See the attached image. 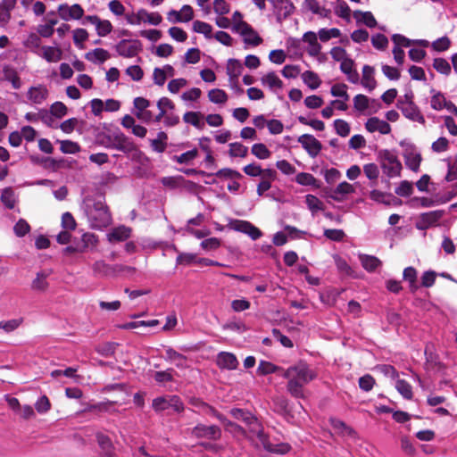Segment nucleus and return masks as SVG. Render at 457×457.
Listing matches in <instances>:
<instances>
[{
  "label": "nucleus",
  "mask_w": 457,
  "mask_h": 457,
  "mask_svg": "<svg viewBox=\"0 0 457 457\" xmlns=\"http://www.w3.org/2000/svg\"><path fill=\"white\" fill-rule=\"evenodd\" d=\"M96 438L98 445V457H114V445L111 437L98 432L96 435Z\"/></svg>",
  "instance_id": "obj_11"
},
{
  "label": "nucleus",
  "mask_w": 457,
  "mask_h": 457,
  "mask_svg": "<svg viewBox=\"0 0 457 457\" xmlns=\"http://www.w3.org/2000/svg\"><path fill=\"white\" fill-rule=\"evenodd\" d=\"M168 33L170 37L177 42L183 43L187 39V32L179 27L170 28Z\"/></svg>",
  "instance_id": "obj_56"
},
{
  "label": "nucleus",
  "mask_w": 457,
  "mask_h": 457,
  "mask_svg": "<svg viewBox=\"0 0 457 457\" xmlns=\"http://www.w3.org/2000/svg\"><path fill=\"white\" fill-rule=\"evenodd\" d=\"M116 50L120 55L131 57L137 54V46L136 43L130 41H122L116 46Z\"/></svg>",
  "instance_id": "obj_34"
},
{
  "label": "nucleus",
  "mask_w": 457,
  "mask_h": 457,
  "mask_svg": "<svg viewBox=\"0 0 457 457\" xmlns=\"http://www.w3.org/2000/svg\"><path fill=\"white\" fill-rule=\"evenodd\" d=\"M153 408L156 411L172 410L174 411H182L184 407L180 399L176 395L158 397L153 401Z\"/></svg>",
  "instance_id": "obj_7"
},
{
  "label": "nucleus",
  "mask_w": 457,
  "mask_h": 457,
  "mask_svg": "<svg viewBox=\"0 0 457 457\" xmlns=\"http://www.w3.org/2000/svg\"><path fill=\"white\" fill-rule=\"evenodd\" d=\"M449 145V140L445 137H441L432 143L431 149L434 153L440 154L448 151Z\"/></svg>",
  "instance_id": "obj_53"
},
{
  "label": "nucleus",
  "mask_w": 457,
  "mask_h": 457,
  "mask_svg": "<svg viewBox=\"0 0 457 457\" xmlns=\"http://www.w3.org/2000/svg\"><path fill=\"white\" fill-rule=\"evenodd\" d=\"M365 129L370 132H379L382 135H387L391 132V126L386 120L378 117H371L365 122Z\"/></svg>",
  "instance_id": "obj_18"
},
{
  "label": "nucleus",
  "mask_w": 457,
  "mask_h": 457,
  "mask_svg": "<svg viewBox=\"0 0 457 457\" xmlns=\"http://www.w3.org/2000/svg\"><path fill=\"white\" fill-rule=\"evenodd\" d=\"M194 19V10L188 5L185 4L179 11L170 10L167 12V20L171 23H186Z\"/></svg>",
  "instance_id": "obj_10"
},
{
  "label": "nucleus",
  "mask_w": 457,
  "mask_h": 457,
  "mask_svg": "<svg viewBox=\"0 0 457 457\" xmlns=\"http://www.w3.org/2000/svg\"><path fill=\"white\" fill-rule=\"evenodd\" d=\"M433 67L444 75H449L451 72V66L449 62L444 58H436L434 60Z\"/></svg>",
  "instance_id": "obj_59"
},
{
  "label": "nucleus",
  "mask_w": 457,
  "mask_h": 457,
  "mask_svg": "<svg viewBox=\"0 0 457 457\" xmlns=\"http://www.w3.org/2000/svg\"><path fill=\"white\" fill-rule=\"evenodd\" d=\"M413 192L412 184L407 180L402 181L395 188V194L400 196H409Z\"/></svg>",
  "instance_id": "obj_63"
},
{
  "label": "nucleus",
  "mask_w": 457,
  "mask_h": 457,
  "mask_svg": "<svg viewBox=\"0 0 457 457\" xmlns=\"http://www.w3.org/2000/svg\"><path fill=\"white\" fill-rule=\"evenodd\" d=\"M183 120L186 123L191 124L197 129H203L204 127L203 115L198 112H186L183 116Z\"/></svg>",
  "instance_id": "obj_37"
},
{
  "label": "nucleus",
  "mask_w": 457,
  "mask_h": 457,
  "mask_svg": "<svg viewBox=\"0 0 457 457\" xmlns=\"http://www.w3.org/2000/svg\"><path fill=\"white\" fill-rule=\"evenodd\" d=\"M167 134L163 131H160L155 138L150 139V145L154 152L163 153L167 147Z\"/></svg>",
  "instance_id": "obj_31"
},
{
  "label": "nucleus",
  "mask_w": 457,
  "mask_h": 457,
  "mask_svg": "<svg viewBox=\"0 0 457 457\" xmlns=\"http://www.w3.org/2000/svg\"><path fill=\"white\" fill-rule=\"evenodd\" d=\"M252 154L260 160H266L270 157L271 152L262 143L253 145L251 148Z\"/></svg>",
  "instance_id": "obj_45"
},
{
  "label": "nucleus",
  "mask_w": 457,
  "mask_h": 457,
  "mask_svg": "<svg viewBox=\"0 0 457 457\" xmlns=\"http://www.w3.org/2000/svg\"><path fill=\"white\" fill-rule=\"evenodd\" d=\"M197 156H198L197 149H193V150L187 151L186 153H183L180 155L174 156L173 160L180 164L189 163L194 159H195Z\"/></svg>",
  "instance_id": "obj_55"
},
{
  "label": "nucleus",
  "mask_w": 457,
  "mask_h": 457,
  "mask_svg": "<svg viewBox=\"0 0 457 457\" xmlns=\"http://www.w3.org/2000/svg\"><path fill=\"white\" fill-rule=\"evenodd\" d=\"M50 112L53 116L61 119L66 115L67 107L62 102H55L51 105Z\"/></svg>",
  "instance_id": "obj_64"
},
{
  "label": "nucleus",
  "mask_w": 457,
  "mask_h": 457,
  "mask_svg": "<svg viewBox=\"0 0 457 457\" xmlns=\"http://www.w3.org/2000/svg\"><path fill=\"white\" fill-rule=\"evenodd\" d=\"M230 413L235 419L242 420L249 426V437L251 440H254L255 436H262V427L251 413L245 412L240 409L231 410Z\"/></svg>",
  "instance_id": "obj_6"
},
{
  "label": "nucleus",
  "mask_w": 457,
  "mask_h": 457,
  "mask_svg": "<svg viewBox=\"0 0 457 457\" xmlns=\"http://www.w3.org/2000/svg\"><path fill=\"white\" fill-rule=\"evenodd\" d=\"M319 38L322 42H327L330 40L331 38H337L339 37L341 35V31L337 28L332 29H320L318 31Z\"/></svg>",
  "instance_id": "obj_50"
},
{
  "label": "nucleus",
  "mask_w": 457,
  "mask_h": 457,
  "mask_svg": "<svg viewBox=\"0 0 457 457\" xmlns=\"http://www.w3.org/2000/svg\"><path fill=\"white\" fill-rule=\"evenodd\" d=\"M306 152L312 156H317L321 150V143L312 135L303 134L297 140Z\"/></svg>",
  "instance_id": "obj_14"
},
{
  "label": "nucleus",
  "mask_w": 457,
  "mask_h": 457,
  "mask_svg": "<svg viewBox=\"0 0 457 457\" xmlns=\"http://www.w3.org/2000/svg\"><path fill=\"white\" fill-rule=\"evenodd\" d=\"M228 154L230 157L245 158L248 154V148L239 142L230 143L228 145Z\"/></svg>",
  "instance_id": "obj_43"
},
{
  "label": "nucleus",
  "mask_w": 457,
  "mask_h": 457,
  "mask_svg": "<svg viewBox=\"0 0 457 457\" xmlns=\"http://www.w3.org/2000/svg\"><path fill=\"white\" fill-rule=\"evenodd\" d=\"M58 12L62 20L68 21L70 19L79 20L84 15V10L79 4H74L69 6L66 4H60L58 7Z\"/></svg>",
  "instance_id": "obj_15"
},
{
  "label": "nucleus",
  "mask_w": 457,
  "mask_h": 457,
  "mask_svg": "<svg viewBox=\"0 0 457 457\" xmlns=\"http://www.w3.org/2000/svg\"><path fill=\"white\" fill-rule=\"evenodd\" d=\"M138 17L140 20V23H149L151 25H159L162 21V17L158 12H149L145 9H139L138 10Z\"/></svg>",
  "instance_id": "obj_28"
},
{
  "label": "nucleus",
  "mask_w": 457,
  "mask_h": 457,
  "mask_svg": "<svg viewBox=\"0 0 457 457\" xmlns=\"http://www.w3.org/2000/svg\"><path fill=\"white\" fill-rule=\"evenodd\" d=\"M238 33L242 37L244 43L248 46H258L262 43V38L259 36L256 30L251 25H243L242 29L238 30Z\"/></svg>",
  "instance_id": "obj_17"
},
{
  "label": "nucleus",
  "mask_w": 457,
  "mask_h": 457,
  "mask_svg": "<svg viewBox=\"0 0 457 457\" xmlns=\"http://www.w3.org/2000/svg\"><path fill=\"white\" fill-rule=\"evenodd\" d=\"M442 216L443 212L441 211H433L422 213L416 222V228L420 230L428 229V228L435 226Z\"/></svg>",
  "instance_id": "obj_16"
},
{
  "label": "nucleus",
  "mask_w": 457,
  "mask_h": 457,
  "mask_svg": "<svg viewBox=\"0 0 457 457\" xmlns=\"http://www.w3.org/2000/svg\"><path fill=\"white\" fill-rule=\"evenodd\" d=\"M200 59L201 52L198 48H190L184 55L185 62L188 64H195L200 61Z\"/></svg>",
  "instance_id": "obj_60"
},
{
  "label": "nucleus",
  "mask_w": 457,
  "mask_h": 457,
  "mask_svg": "<svg viewBox=\"0 0 457 457\" xmlns=\"http://www.w3.org/2000/svg\"><path fill=\"white\" fill-rule=\"evenodd\" d=\"M217 365L221 369L236 370L238 361L233 353L221 352L217 356Z\"/></svg>",
  "instance_id": "obj_21"
},
{
  "label": "nucleus",
  "mask_w": 457,
  "mask_h": 457,
  "mask_svg": "<svg viewBox=\"0 0 457 457\" xmlns=\"http://www.w3.org/2000/svg\"><path fill=\"white\" fill-rule=\"evenodd\" d=\"M378 161L384 173L390 178L399 177L402 170V163L397 155L392 151L384 149L378 153Z\"/></svg>",
  "instance_id": "obj_2"
},
{
  "label": "nucleus",
  "mask_w": 457,
  "mask_h": 457,
  "mask_svg": "<svg viewBox=\"0 0 457 457\" xmlns=\"http://www.w3.org/2000/svg\"><path fill=\"white\" fill-rule=\"evenodd\" d=\"M283 377L287 379L288 393L295 398H304V386L315 379L317 374L306 363L298 362L286 370Z\"/></svg>",
  "instance_id": "obj_1"
},
{
  "label": "nucleus",
  "mask_w": 457,
  "mask_h": 457,
  "mask_svg": "<svg viewBox=\"0 0 457 457\" xmlns=\"http://www.w3.org/2000/svg\"><path fill=\"white\" fill-rule=\"evenodd\" d=\"M2 203L8 209H13L15 206V198L14 193L12 187H5L0 197Z\"/></svg>",
  "instance_id": "obj_46"
},
{
  "label": "nucleus",
  "mask_w": 457,
  "mask_h": 457,
  "mask_svg": "<svg viewBox=\"0 0 457 457\" xmlns=\"http://www.w3.org/2000/svg\"><path fill=\"white\" fill-rule=\"evenodd\" d=\"M62 50L54 46L43 47V57L49 62H56L62 59Z\"/></svg>",
  "instance_id": "obj_39"
},
{
  "label": "nucleus",
  "mask_w": 457,
  "mask_h": 457,
  "mask_svg": "<svg viewBox=\"0 0 457 457\" xmlns=\"http://www.w3.org/2000/svg\"><path fill=\"white\" fill-rule=\"evenodd\" d=\"M295 181L303 186H313L319 187L317 179L310 173L300 172L295 177Z\"/></svg>",
  "instance_id": "obj_51"
},
{
  "label": "nucleus",
  "mask_w": 457,
  "mask_h": 457,
  "mask_svg": "<svg viewBox=\"0 0 457 457\" xmlns=\"http://www.w3.org/2000/svg\"><path fill=\"white\" fill-rule=\"evenodd\" d=\"M354 192L355 187L353 185L346 181H343L333 190L331 197L336 201H342L345 195L353 194Z\"/></svg>",
  "instance_id": "obj_25"
},
{
  "label": "nucleus",
  "mask_w": 457,
  "mask_h": 457,
  "mask_svg": "<svg viewBox=\"0 0 457 457\" xmlns=\"http://www.w3.org/2000/svg\"><path fill=\"white\" fill-rule=\"evenodd\" d=\"M48 96V90L45 86L31 87L28 91V98L36 104H42Z\"/></svg>",
  "instance_id": "obj_23"
},
{
  "label": "nucleus",
  "mask_w": 457,
  "mask_h": 457,
  "mask_svg": "<svg viewBox=\"0 0 457 457\" xmlns=\"http://www.w3.org/2000/svg\"><path fill=\"white\" fill-rule=\"evenodd\" d=\"M244 67L237 59H228L226 65V73L228 76V81L232 88H236L238 84V78L242 75Z\"/></svg>",
  "instance_id": "obj_9"
},
{
  "label": "nucleus",
  "mask_w": 457,
  "mask_h": 457,
  "mask_svg": "<svg viewBox=\"0 0 457 457\" xmlns=\"http://www.w3.org/2000/svg\"><path fill=\"white\" fill-rule=\"evenodd\" d=\"M253 444L256 445V447H262L263 449L267 450L268 452L284 454L287 453L290 446L287 444H277V445H271L269 443L268 438L266 435L262 432V436H255L254 440H252Z\"/></svg>",
  "instance_id": "obj_12"
},
{
  "label": "nucleus",
  "mask_w": 457,
  "mask_h": 457,
  "mask_svg": "<svg viewBox=\"0 0 457 457\" xmlns=\"http://www.w3.org/2000/svg\"><path fill=\"white\" fill-rule=\"evenodd\" d=\"M361 85L369 91H372L376 87L377 82L374 79V69L371 66H363Z\"/></svg>",
  "instance_id": "obj_26"
},
{
  "label": "nucleus",
  "mask_w": 457,
  "mask_h": 457,
  "mask_svg": "<svg viewBox=\"0 0 457 457\" xmlns=\"http://www.w3.org/2000/svg\"><path fill=\"white\" fill-rule=\"evenodd\" d=\"M330 93L335 97H339L348 101L349 95L347 93V86L345 84H335L330 88Z\"/></svg>",
  "instance_id": "obj_52"
},
{
  "label": "nucleus",
  "mask_w": 457,
  "mask_h": 457,
  "mask_svg": "<svg viewBox=\"0 0 457 457\" xmlns=\"http://www.w3.org/2000/svg\"><path fill=\"white\" fill-rule=\"evenodd\" d=\"M202 96V90L198 87H192L185 91L180 98L184 102H196Z\"/></svg>",
  "instance_id": "obj_54"
},
{
  "label": "nucleus",
  "mask_w": 457,
  "mask_h": 457,
  "mask_svg": "<svg viewBox=\"0 0 457 457\" xmlns=\"http://www.w3.org/2000/svg\"><path fill=\"white\" fill-rule=\"evenodd\" d=\"M191 434L197 438L216 440L220 438L221 433L220 429L216 426H204L199 424L191 430Z\"/></svg>",
  "instance_id": "obj_13"
},
{
  "label": "nucleus",
  "mask_w": 457,
  "mask_h": 457,
  "mask_svg": "<svg viewBox=\"0 0 457 457\" xmlns=\"http://www.w3.org/2000/svg\"><path fill=\"white\" fill-rule=\"evenodd\" d=\"M60 145V149L63 154H77L80 151L79 144L71 140H62Z\"/></svg>",
  "instance_id": "obj_57"
},
{
  "label": "nucleus",
  "mask_w": 457,
  "mask_h": 457,
  "mask_svg": "<svg viewBox=\"0 0 457 457\" xmlns=\"http://www.w3.org/2000/svg\"><path fill=\"white\" fill-rule=\"evenodd\" d=\"M353 18L357 22L364 23L369 28H374L377 25L376 19L370 12L354 11Z\"/></svg>",
  "instance_id": "obj_33"
},
{
  "label": "nucleus",
  "mask_w": 457,
  "mask_h": 457,
  "mask_svg": "<svg viewBox=\"0 0 457 457\" xmlns=\"http://www.w3.org/2000/svg\"><path fill=\"white\" fill-rule=\"evenodd\" d=\"M319 35L313 31L305 32L301 41L304 44V49L312 57H317L321 52V45L318 41Z\"/></svg>",
  "instance_id": "obj_8"
},
{
  "label": "nucleus",
  "mask_w": 457,
  "mask_h": 457,
  "mask_svg": "<svg viewBox=\"0 0 457 457\" xmlns=\"http://www.w3.org/2000/svg\"><path fill=\"white\" fill-rule=\"evenodd\" d=\"M400 145L403 147V156L405 165L412 171L418 172L422 161L421 154L412 144L401 142Z\"/></svg>",
  "instance_id": "obj_5"
},
{
  "label": "nucleus",
  "mask_w": 457,
  "mask_h": 457,
  "mask_svg": "<svg viewBox=\"0 0 457 457\" xmlns=\"http://www.w3.org/2000/svg\"><path fill=\"white\" fill-rule=\"evenodd\" d=\"M333 126L336 130V133L340 137H345L350 134V124L345 120H335Z\"/></svg>",
  "instance_id": "obj_49"
},
{
  "label": "nucleus",
  "mask_w": 457,
  "mask_h": 457,
  "mask_svg": "<svg viewBox=\"0 0 457 457\" xmlns=\"http://www.w3.org/2000/svg\"><path fill=\"white\" fill-rule=\"evenodd\" d=\"M395 386L399 394H401V395L405 399L412 398L411 386L406 380L397 378L395 379Z\"/></svg>",
  "instance_id": "obj_42"
},
{
  "label": "nucleus",
  "mask_w": 457,
  "mask_h": 457,
  "mask_svg": "<svg viewBox=\"0 0 457 457\" xmlns=\"http://www.w3.org/2000/svg\"><path fill=\"white\" fill-rule=\"evenodd\" d=\"M157 107L160 111L159 114L155 117V120L159 121L163 118L168 110H173L175 105L173 102L168 97H162L157 102Z\"/></svg>",
  "instance_id": "obj_41"
},
{
  "label": "nucleus",
  "mask_w": 457,
  "mask_h": 457,
  "mask_svg": "<svg viewBox=\"0 0 457 457\" xmlns=\"http://www.w3.org/2000/svg\"><path fill=\"white\" fill-rule=\"evenodd\" d=\"M417 270L413 267L405 268L403 273V279L409 283V287L411 292H415L419 287L417 284Z\"/></svg>",
  "instance_id": "obj_38"
},
{
  "label": "nucleus",
  "mask_w": 457,
  "mask_h": 457,
  "mask_svg": "<svg viewBox=\"0 0 457 457\" xmlns=\"http://www.w3.org/2000/svg\"><path fill=\"white\" fill-rule=\"evenodd\" d=\"M166 358L168 361L174 363L178 368L187 367L186 357L172 348L166 349Z\"/></svg>",
  "instance_id": "obj_35"
},
{
  "label": "nucleus",
  "mask_w": 457,
  "mask_h": 457,
  "mask_svg": "<svg viewBox=\"0 0 457 457\" xmlns=\"http://www.w3.org/2000/svg\"><path fill=\"white\" fill-rule=\"evenodd\" d=\"M329 54L335 62H340V70L343 73L351 79L352 73H353L354 62L351 59L346 52L341 46H334L330 49Z\"/></svg>",
  "instance_id": "obj_4"
},
{
  "label": "nucleus",
  "mask_w": 457,
  "mask_h": 457,
  "mask_svg": "<svg viewBox=\"0 0 457 457\" xmlns=\"http://www.w3.org/2000/svg\"><path fill=\"white\" fill-rule=\"evenodd\" d=\"M302 79L311 89H316L321 84L319 75L312 71H306L302 73Z\"/></svg>",
  "instance_id": "obj_36"
},
{
  "label": "nucleus",
  "mask_w": 457,
  "mask_h": 457,
  "mask_svg": "<svg viewBox=\"0 0 457 457\" xmlns=\"http://www.w3.org/2000/svg\"><path fill=\"white\" fill-rule=\"evenodd\" d=\"M305 203L312 214L324 210V204L313 195H307L305 196Z\"/></svg>",
  "instance_id": "obj_44"
},
{
  "label": "nucleus",
  "mask_w": 457,
  "mask_h": 457,
  "mask_svg": "<svg viewBox=\"0 0 457 457\" xmlns=\"http://www.w3.org/2000/svg\"><path fill=\"white\" fill-rule=\"evenodd\" d=\"M208 99L213 104H224L228 101V96L224 90L214 88L208 92Z\"/></svg>",
  "instance_id": "obj_40"
},
{
  "label": "nucleus",
  "mask_w": 457,
  "mask_h": 457,
  "mask_svg": "<svg viewBox=\"0 0 457 457\" xmlns=\"http://www.w3.org/2000/svg\"><path fill=\"white\" fill-rule=\"evenodd\" d=\"M13 230L17 237H21L30 231V226L24 219H20L14 225Z\"/></svg>",
  "instance_id": "obj_58"
},
{
  "label": "nucleus",
  "mask_w": 457,
  "mask_h": 457,
  "mask_svg": "<svg viewBox=\"0 0 457 457\" xmlns=\"http://www.w3.org/2000/svg\"><path fill=\"white\" fill-rule=\"evenodd\" d=\"M193 30L196 33L204 35L207 38L212 37V27L207 22L195 21L193 23Z\"/></svg>",
  "instance_id": "obj_47"
},
{
  "label": "nucleus",
  "mask_w": 457,
  "mask_h": 457,
  "mask_svg": "<svg viewBox=\"0 0 457 457\" xmlns=\"http://www.w3.org/2000/svg\"><path fill=\"white\" fill-rule=\"evenodd\" d=\"M363 171L365 176L370 180H377L379 176V170L375 163H367L363 166Z\"/></svg>",
  "instance_id": "obj_62"
},
{
  "label": "nucleus",
  "mask_w": 457,
  "mask_h": 457,
  "mask_svg": "<svg viewBox=\"0 0 457 457\" xmlns=\"http://www.w3.org/2000/svg\"><path fill=\"white\" fill-rule=\"evenodd\" d=\"M187 85V80L183 78L174 79L168 83V90L171 94H177L181 88Z\"/></svg>",
  "instance_id": "obj_61"
},
{
  "label": "nucleus",
  "mask_w": 457,
  "mask_h": 457,
  "mask_svg": "<svg viewBox=\"0 0 457 457\" xmlns=\"http://www.w3.org/2000/svg\"><path fill=\"white\" fill-rule=\"evenodd\" d=\"M359 259L362 267L369 272L374 271L381 265L380 260L373 255L360 254Z\"/></svg>",
  "instance_id": "obj_32"
},
{
  "label": "nucleus",
  "mask_w": 457,
  "mask_h": 457,
  "mask_svg": "<svg viewBox=\"0 0 457 457\" xmlns=\"http://www.w3.org/2000/svg\"><path fill=\"white\" fill-rule=\"evenodd\" d=\"M400 110L405 118L420 124H425V118L415 104H407L406 106L400 104Z\"/></svg>",
  "instance_id": "obj_20"
},
{
  "label": "nucleus",
  "mask_w": 457,
  "mask_h": 457,
  "mask_svg": "<svg viewBox=\"0 0 457 457\" xmlns=\"http://www.w3.org/2000/svg\"><path fill=\"white\" fill-rule=\"evenodd\" d=\"M430 94H431V99H430L431 108L436 111L443 110L448 102L446 100L445 95L436 89H431Z\"/></svg>",
  "instance_id": "obj_30"
},
{
  "label": "nucleus",
  "mask_w": 457,
  "mask_h": 457,
  "mask_svg": "<svg viewBox=\"0 0 457 457\" xmlns=\"http://www.w3.org/2000/svg\"><path fill=\"white\" fill-rule=\"evenodd\" d=\"M51 274L48 270H41L37 273L36 278L31 282V289L37 292H45L49 287L47 278Z\"/></svg>",
  "instance_id": "obj_22"
},
{
  "label": "nucleus",
  "mask_w": 457,
  "mask_h": 457,
  "mask_svg": "<svg viewBox=\"0 0 457 457\" xmlns=\"http://www.w3.org/2000/svg\"><path fill=\"white\" fill-rule=\"evenodd\" d=\"M85 57L89 62L103 63L111 58V54L108 51L103 48H96L93 51L87 53Z\"/></svg>",
  "instance_id": "obj_29"
},
{
  "label": "nucleus",
  "mask_w": 457,
  "mask_h": 457,
  "mask_svg": "<svg viewBox=\"0 0 457 457\" xmlns=\"http://www.w3.org/2000/svg\"><path fill=\"white\" fill-rule=\"evenodd\" d=\"M261 83L263 87H268L270 90L273 92H277L283 88V81L274 71H270L264 74L261 78Z\"/></svg>",
  "instance_id": "obj_19"
},
{
  "label": "nucleus",
  "mask_w": 457,
  "mask_h": 457,
  "mask_svg": "<svg viewBox=\"0 0 457 457\" xmlns=\"http://www.w3.org/2000/svg\"><path fill=\"white\" fill-rule=\"evenodd\" d=\"M353 104L354 111L361 115H371L380 109V104L376 99L369 98L362 94L356 95Z\"/></svg>",
  "instance_id": "obj_3"
},
{
  "label": "nucleus",
  "mask_w": 457,
  "mask_h": 457,
  "mask_svg": "<svg viewBox=\"0 0 457 457\" xmlns=\"http://www.w3.org/2000/svg\"><path fill=\"white\" fill-rule=\"evenodd\" d=\"M4 79L12 83L14 89H19L21 87V78L15 69L9 65L3 68Z\"/></svg>",
  "instance_id": "obj_27"
},
{
  "label": "nucleus",
  "mask_w": 457,
  "mask_h": 457,
  "mask_svg": "<svg viewBox=\"0 0 457 457\" xmlns=\"http://www.w3.org/2000/svg\"><path fill=\"white\" fill-rule=\"evenodd\" d=\"M370 198L375 202L384 204L386 205H397L401 202L397 198L387 195L382 191L373 189L370 193Z\"/></svg>",
  "instance_id": "obj_24"
},
{
  "label": "nucleus",
  "mask_w": 457,
  "mask_h": 457,
  "mask_svg": "<svg viewBox=\"0 0 457 457\" xmlns=\"http://www.w3.org/2000/svg\"><path fill=\"white\" fill-rule=\"evenodd\" d=\"M159 324V320H141V321H131L128 323H124L120 325L119 327L124 329H137L141 327H155Z\"/></svg>",
  "instance_id": "obj_48"
}]
</instances>
